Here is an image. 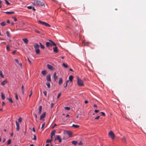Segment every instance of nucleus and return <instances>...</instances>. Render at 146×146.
<instances>
[{"label":"nucleus","mask_w":146,"mask_h":146,"mask_svg":"<svg viewBox=\"0 0 146 146\" xmlns=\"http://www.w3.org/2000/svg\"><path fill=\"white\" fill-rule=\"evenodd\" d=\"M23 41L24 42L26 43L27 44L28 43V39L27 38H24L23 39Z\"/></svg>","instance_id":"obj_18"},{"label":"nucleus","mask_w":146,"mask_h":146,"mask_svg":"<svg viewBox=\"0 0 146 146\" xmlns=\"http://www.w3.org/2000/svg\"><path fill=\"white\" fill-rule=\"evenodd\" d=\"M108 135L109 137L112 139H113L114 138L115 136L112 131H110V132L108 133Z\"/></svg>","instance_id":"obj_3"},{"label":"nucleus","mask_w":146,"mask_h":146,"mask_svg":"<svg viewBox=\"0 0 146 146\" xmlns=\"http://www.w3.org/2000/svg\"><path fill=\"white\" fill-rule=\"evenodd\" d=\"M44 25L46 27H50V25L46 23H45Z\"/></svg>","instance_id":"obj_35"},{"label":"nucleus","mask_w":146,"mask_h":146,"mask_svg":"<svg viewBox=\"0 0 146 146\" xmlns=\"http://www.w3.org/2000/svg\"><path fill=\"white\" fill-rule=\"evenodd\" d=\"M0 25L2 26H4L6 25V23L5 22L2 21L0 23Z\"/></svg>","instance_id":"obj_24"},{"label":"nucleus","mask_w":146,"mask_h":146,"mask_svg":"<svg viewBox=\"0 0 146 146\" xmlns=\"http://www.w3.org/2000/svg\"><path fill=\"white\" fill-rule=\"evenodd\" d=\"M62 83V78H60L58 81V84L59 85H61Z\"/></svg>","instance_id":"obj_12"},{"label":"nucleus","mask_w":146,"mask_h":146,"mask_svg":"<svg viewBox=\"0 0 146 146\" xmlns=\"http://www.w3.org/2000/svg\"><path fill=\"white\" fill-rule=\"evenodd\" d=\"M38 21L39 23H40L42 25H44L46 23L42 21H41L39 20H38Z\"/></svg>","instance_id":"obj_16"},{"label":"nucleus","mask_w":146,"mask_h":146,"mask_svg":"<svg viewBox=\"0 0 146 146\" xmlns=\"http://www.w3.org/2000/svg\"><path fill=\"white\" fill-rule=\"evenodd\" d=\"M34 5L37 6H43L44 5V2L38 0H35L34 1Z\"/></svg>","instance_id":"obj_1"},{"label":"nucleus","mask_w":146,"mask_h":146,"mask_svg":"<svg viewBox=\"0 0 146 146\" xmlns=\"http://www.w3.org/2000/svg\"><path fill=\"white\" fill-rule=\"evenodd\" d=\"M72 127H74L75 128H78L79 126L78 125L73 124L72 125Z\"/></svg>","instance_id":"obj_29"},{"label":"nucleus","mask_w":146,"mask_h":146,"mask_svg":"<svg viewBox=\"0 0 146 146\" xmlns=\"http://www.w3.org/2000/svg\"><path fill=\"white\" fill-rule=\"evenodd\" d=\"M41 111L39 110V111L38 112V115H39L41 114Z\"/></svg>","instance_id":"obj_57"},{"label":"nucleus","mask_w":146,"mask_h":146,"mask_svg":"<svg viewBox=\"0 0 146 146\" xmlns=\"http://www.w3.org/2000/svg\"><path fill=\"white\" fill-rule=\"evenodd\" d=\"M46 112H43V113L40 115V120H42L43 118L46 116Z\"/></svg>","instance_id":"obj_7"},{"label":"nucleus","mask_w":146,"mask_h":146,"mask_svg":"<svg viewBox=\"0 0 146 146\" xmlns=\"http://www.w3.org/2000/svg\"><path fill=\"white\" fill-rule=\"evenodd\" d=\"M54 81H56L57 79V76L56 75V72H55L54 74Z\"/></svg>","instance_id":"obj_10"},{"label":"nucleus","mask_w":146,"mask_h":146,"mask_svg":"<svg viewBox=\"0 0 146 146\" xmlns=\"http://www.w3.org/2000/svg\"><path fill=\"white\" fill-rule=\"evenodd\" d=\"M61 95V93L60 92V93H59V94H58L57 97V98L58 99L59 98L60 96Z\"/></svg>","instance_id":"obj_45"},{"label":"nucleus","mask_w":146,"mask_h":146,"mask_svg":"<svg viewBox=\"0 0 146 146\" xmlns=\"http://www.w3.org/2000/svg\"><path fill=\"white\" fill-rule=\"evenodd\" d=\"M99 111L98 110H96L94 111V112L95 113H97L99 112Z\"/></svg>","instance_id":"obj_53"},{"label":"nucleus","mask_w":146,"mask_h":146,"mask_svg":"<svg viewBox=\"0 0 146 146\" xmlns=\"http://www.w3.org/2000/svg\"><path fill=\"white\" fill-rule=\"evenodd\" d=\"M28 60L29 62V64H31V61L30 60V59H29V58H28Z\"/></svg>","instance_id":"obj_51"},{"label":"nucleus","mask_w":146,"mask_h":146,"mask_svg":"<svg viewBox=\"0 0 146 146\" xmlns=\"http://www.w3.org/2000/svg\"><path fill=\"white\" fill-rule=\"evenodd\" d=\"M46 85L47 86V87L48 88H50V84L48 83V82H47L46 83Z\"/></svg>","instance_id":"obj_33"},{"label":"nucleus","mask_w":146,"mask_h":146,"mask_svg":"<svg viewBox=\"0 0 146 146\" xmlns=\"http://www.w3.org/2000/svg\"><path fill=\"white\" fill-rule=\"evenodd\" d=\"M40 48H42V49H44V48H44V46H43V45H41V46H40Z\"/></svg>","instance_id":"obj_48"},{"label":"nucleus","mask_w":146,"mask_h":146,"mask_svg":"<svg viewBox=\"0 0 146 146\" xmlns=\"http://www.w3.org/2000/svg\"><path fill=\"white\" fill-rule=\"evenodd\" d=\"M22 118L21 117H19L18 119L19 122L20 123H21L22 121Z\"/></svg>","instance_id":"obj_37"},{"label":"nucleus","mask_w":146,"mask_h":146,"mask_svg":"<svg viewBox=\"0 0 146 146\" xmlns=\"http://www.w3.org/2000/svg\"><path fill=\"white\" fill-rule=\"evenodd\" d=\"M89 43V42H86V43H84V45H86V46H87L88 45V44Z\"/></svg>","instance_id":"obj_58"},{"label":"nucleus","mask_w":146,"mask_h":146,"mask_svg":"<svg viewBox=\"0 0 146 146\" xmlns=\"http://www.w3.org/2000/svg\"><path fill=\"white\" fill-rule=\"evenodd\" d=\"M67 134L69 135L70 137H72V133L71 132L69 131H67Z\"/></svg>","instance_id":"obj_26"},{"label":"nucleus","mask_w":146,"mask_h":146,"mask_svg":"<svg viewBox=\"0 0 146 146\" xmlns=\"http://www.w3.org/2000/svg\"><path fill=\"white\" fill-rule=\"evenodd\" d=\"M6 33L7 35V36L8 37H9V38H10L11 37V34H10V33H9V32L8 31H6Z\"/></svg>","instance_id":"obj_21"},{"label":"nucleus","mask_w":146,"mask_h":146,"mask_svg":"<svg viewBox=\"0 0 146 146\" xmlns=\"http://www.w3.org/2000/svg\"><path fill=\"white\" fill-rule=\"evenodd\" d=\"M73 78V76L72 75H70L69 77V81H70V82L72 81V80Z\"/></svg>","instance_id":"obj_11"},{"label":"nucleus","mask_w":146,"mask_h":146,"mask_svg":"<svg viewBox=\"0 0 146 146\" xmlns=\"http://www.w3.org/2000/svg\"><path fill=\"white\" fill-rule=\"evenodd\" d=\"M85 103V104H87L88 103V101H87V100H85L84 102Z\"/></svg>","instance_id":"obj_64"},{"label":"nucleus","mask_w":146,"mask_h":146,"mask_svg":"<svg viewBox=\"0 0 146 146\" xmlns=\"http://www.w3.org/2000/svg\"><path fill=\"white\" fill-rule=\"evenodd\" d=\"M15 98L16 99V100H18L17 94V93H16L15 94Z\"/></svg>","instance_id":"obj_43"},{"label":"nucleus","mask_w":146,"mask_h":146,"mask_svg":"<svg viewBox=\"0 0 146 146\" xmlns=\"http://www.w3.org/2000/svg\"><path fill=\"white\" fill-rule=\"evenodd\" d=\"M5 1L6 3V4L7 5H10V3L7 0H5Z\"/></svg>","instance_id":"obj_41"},{"label":"nucleus","mask_w":146,"mask_h":146,"mask_svg":"<svg viewBox=\"0 0 146 146\" xmlns=\"http://www.w3.org/2000/svg\"><path fill=\"white\" fill-rule=\"evenodd\" d=\"M58 47L56 46H55L53 48V52L56 53H57L58 52V50L57 49Z\"/></svg>","instance_id":"obj_9"},{"label":"nucleus","mask_w":146,"mask_h":146,"mask_svg":"<svg viewBox=\"0 0 146 146\" xmlns=\"http://www.w3.org/2000/svg\"><path fill=\"white\" fill-rule=\"evenodd\" d=\"M52 140H53V139H47L46 141V143H50L51 142V141Z\"/></svg>","instance_id":"obj_28"},{"label":"nucleus","mask_w":146,"mask_h":146,"mask_svg":"<svg viewBox=\"0 0 146 146\" xmlns=\"http://www.w3.org/2000/svg\"><path fill=\"white\" fill-rule=\"evenodd\" d=\"M72 144L74 145H76V144L77 143V142L76 141H72Z\"/></svg>","instance_id":"obj_31"},{"label":"nucleus","mask_w":146,"mask_h":146,"mask_svg":"<svg viewBox=\"0 0 146 146\" xmlns=\"http://www.w3.org/2000/svg\"><path fill=\"white\" fill-rule=\"evenodd\" d=\"M44 25L46 27H50V25L46 23H45Z\"/></svg>","instance_id":"obj_36"},{"label":"nucleus","mask_w":146,"mask_h":146,"mask_svg":"<svg viewBox=\"0 0 146 146\" xmlns=\"http://www.w3.org/2000/svg\"><path fill=\"white\" fill-rule=\"evenodd\" d=\"M122 140L124 142H126V139L125 137H123L122 138Z\"/></svg>","instance_id":"obj_34"},{"label":"nucleus","mask_w":146,"mask_h":146,"mask_svg":"<svg viewBox=\"0 0 146 146\" xmlns=\"http://www.w3.org/2000/svg\"><path fill=\"white\" fill-rule=\"evenodd\" d=\"M6 49H7V50L8 51H9L10 50V49L9 48V47L8 46H6Z\"/></svg>","instance_id":"obj_47"},{"label":"nucleus","mask_w":146,"mask_h":146,"mask_svg":"<svg viewBox=\"0 0 146 146\" xmlns=\"http://www.w3.org/2000/svg\"><path fill=\"white\" fill-rule=\"evenodd\" d=\"M43 93L44 95V96L45 97H46L47 96V92L46 90H44L43 91Z\"/></svg>","instance_id":"obj_42"},{"label":"nucleus","mask_w":146,"mask_h":146,"mask_svg":"<svg viewBox=\"0 0 146 146\" xmlns=\"http://www.w3.org/2000/svg\"><path fill=\"white\" fill-rule=\"evenodd\" d=\"M59 143H60L62 142V139L60 137L59 139H58Z\"/></svg>","instance_id":"obj_49"},{"label":"nucleus","mask_w":146,"mask_h":146,"mask_svg":"<svg viewBox=\"0 0 146 146\" xmlns=\"http://www.w3.org/2000/svg\"><path fill=\"white\" fill-rule=\"evenodd\" d=\"M42 73L43 76H45L47 73V71L46 70H44L42 71Z\"/></svg>","instance_id":"obj_17"},{"label":"nucleus","mask_w":146,"mask_h":146,"mask_svg":"<svg viewBox=\"0 0 146 146\" xmlns=\"http://www.w3.org/2000/svg\"><path fill=\"white\" fill-rule=\"evenodd\" d=\"M47 66L48 68L51 70L53 71L54 70V67L51 65L48 64L47 65Z\"/></svg>","instance_id":"obj_5"},{"label":"nucleus","mask_w":146,"mask_h":146,"mask_svg":"<svg viewBox=\"0 0 146 146\" xmlns=\"http://www.w3.org/2000/svg\"><path fill=\"white\" fill-rule=\"evenodd\" d=\"M42 106H39V110L41 111H42Z\"/></svg>","instance_id":"obj_46"},{"label":"nucleus","mask_w":146,"mask_h":146,"mask_svg":"<svg viewBox=\"0 0 146 146\" xmlns=\"http://www.w3.org/2000/svg\"><path fill=\"white\" fill-rule=\"evenodd\" d=\"M35 52L37 54H38L40 53V50L39 48L35 49Z\"/></svg>","instance_id":"obj_19"},{"label":"nucleus","mask_w":146,"mask_h":146,"mask_svg":"<svg viewBox=\"0 0 146 146\" xmlns=\"http://www.w3.org/2000/svg\"><path fill=\"white\" fill-rule=\"evenodd\" d=\"M11 140L10 139H9L7 143V145H9L11 144Z\"/></svg>","instance_id":"obj_32"},{"label":"nucleus","mask_w":146,"mask_h":146,"mask_svg":"<svg viewBox=\"0 0 146 146\" xmlns=\"http://www.w3.org/2000/svg\"><path fill=\"white\" fill-rule=\"evenodd\" d=\"M12 18L14 19V20L15 21H16L17 20V19L15 17H12Z\"/></svg>","instance_id":"obj_44"},{"label":"nucleus","mask_w":146,"mask_h":146,"mask_svg":"<svg viewBox=\"0 0 146 146\" xmlns=\"http://www.w3.org/2000/svg\"><path fill=\"white\" fill-rule=\"evenodd\" d=\"M45 125V123H43L42 125V127H41V129H42V130H43L44 129V127Z\"/></svg>","instance_id":"obj_40"},{"label":"nucleus","mask_w":146,"mask_h":146,"mask_svg":"<svg viewBox=\"0 0 146 146\" xmlns=\"http://www.w3.org/2000/svg\"><path fill=\"white\" fill-rule=\"evenodd\" d=\"M62 65L65 68H67L68 67V65L67 64L64 63L62 64Z\"/></svg>","instance_id":"obj_30"},{"label":"nucleus","mask_w":146,"mask_h":146,"mask_svg":"<svg viewBox=\"0 0 146 146\" xmlns=\"http://www.w3.org/2000/svg\"><path fill=\"white\" fill-rule=\"evenodd\" d=\"M56 130H53L52 131L50 135H52L53 136L55 134V133L56 132Z\"/></svg>","instance_id":"obj_14"},{"label":"nucleus","mask_w":146,"mask_h":146,"mask_svg":"<svg viewBox=\"0 0 146 146\" xmlns=\"http://www.w3.org/2000/svg\"><path fill=\"white\" fill-rule=\"evenodd\" d=\"M77 80L78 85L79 86H82V82L81 80L78 77H77Z\"/></svg>","instance_id":"obj_4"},{"label":"nucleus","mask_w":146,"mask_h":146,"mask_svg":"<svg viewBox=\"0 0 146 146\" xmlns=\"http://www.w3.org/2000/svg\"><path fill=\"white\" fill-rule=\"evenodd\" d=\"M7 83V80H4L3 82H1V84L3 86H4Z\"/></svg>","instance_id":"obj_13"},{"label":"nucleus","mask_w":146,"mask_h":146,"mask_svg":"<svg viewBox=\"0 0 146 146\" xmlns=\"http://www.w3.org/2000/svg\"><path fill=\"white\" fill-rule=\"evenodd\" d=\"M16 125L17 126L16 129L17 131H19L20 128L19 127V124L18 122H17V121H15Z\"/></svg>","instance_id":"obj_8"},{"label":"nucleus","mask_w":146,"mask_h":146,"mask_svg":"<svg viewBox=\"0 0 146 146\" xmlns=\"http://www.w3.org/2000/svg\"><path fill=\"white\" fill-rule=\"evenodd\" d=\"M4 12L6 13V14H14L15 13L14 12H13V11H12V12L7 11L6 12Z\"/></svg>","instance_id":"obj_20"},{"label":"nucleus","mask_w":146,"mask_h":146,"mask_svg":"<svg viewBox=\"0 0 146 146\" xmlns=\"http://www.w3.org/2000/svg\"><path fill=\"white\" fill-rule=\"evenodd\" d=\"M79 145H82V142L81 141H80L78 143Z\"/></svg>","instance_id":"obj_60"},{"label":"nucleus","mask_w":146,"mask_h":146,"mask_svg":"<svg viewBox=\"0 0 146 146\" xmlns=\"http://www.w3.org/2000/svg\"><path fill=\"white\" fill-rule=\"evenodd\" d=\"M48 40L50 42H47L46 43V44L47 47H48L52 46H56V43L54 42L51 40Z\"/></svg>","instance_id":"obj_2"},{"label":"nucleus","mask_w":146,"mask_h":146,"mask_svg":"<svg viewBox=\"0 0 146 146\" xmlns=\"http://www.w3.org/2000/svg\"><path fill=\"white\" fill-rule=\"evenodd\" d=\"M101 114H102V115L103 116H105V113H104V112H101Z\"/></svg>","instance_id":"obj_50"},{"label":"nucleus","mask_w":146,"mask_h":146,"mask_svg":"<svg viewBox=\"0 0 146 146\" xmlns=\"http://www.w3.org/2000/svg\"><path fill=\"white\" fill-rule=\"evenodd\" d=\"M0 76L2 78H4V76L3 74V73L1 71H0Z\"/></svg>","instance_id":"obj_27"},{"label":"nucleus","mask_w":146,"mask_h":146,"mask_svg":"<svg viewBox=\"0 0 146 146\" xmlns=\"http://www.w3.org/2000/svg\"><path fill=\"white\" fill-rule=\"evenodd\" d=\"M15 61L17 63H18L19 62V61L17 59H15Z\"/></svg>","instance_id":"obj_62"},{"label":"nucleus","mask_w":146,"mask_h":146,"mask_svg":"<svg viewBox=\"0 0 146 146\" xmlns=\"http://www.w3.org/2000/svg\"><path fill=\"white\" fill-rule=\"evenodd\" d=\"M7 100H9V101L12 103H13V101L12 100V98H7Z\"/></svg>","instance_id":"obj_25"},{"label":"nucleus","mask_w":146,"mask_h":146,"mask_svg":"<svg viewBox=\"0 0 146 146\" xmlns=\"http://www.w3.org/2000/svg\"><path fill=\"white\" fill-rule=\"evenodd\" d=\"M33 139L34 140H36V137L35 135H34V138Z\"/></svg>","instance_id":"obj_54"},{"label":"nucleus","mask_w":146,"mask_h":146,"mask_svg":"<svg viewBox=\"0 0 146 146\" xmlns=\"http://www.w3.org/2000/svg\"><path fill=\"white\" fill-rule=\"evenodd\" d=\"M33 130L34 132H35V129L34 127H33Z\"/></svg>","instance_id":"obj_61"},{"label":"nucleus","mask_w":146,"mask_h":146,"mask_svg":"<svg viewBox=\"0 0 146 146\" xmlns=\"http://www.w3.org/2000/svg\"><path fill=\"white\" fill-rule=\"evenodd\" d=\"M100 117V116H97L95 118V119H98Z\"/></svg>","instance_id":"obj_56"},{"label":"nucleus","mask_w":146,"mask_h":146,"mask_svg":"<svg viewBox=\"0 0 146 146\" xmlns=\"http://www.w3.org/2000/svg\"><path fill=\"white\" fill-rule=\"evenodd\" d=\"M21 88L22 89V94L24 95V89L23 85H22Z\"/></svg>","instance_id":"obj_22"},{"label":"nucleus","mask_w":146,"mask_h":146,"mask_svg":"<svg viewBox=\"0 0 146 146\" xmlns=\"http://www.w3.org/2000/svg\"><path fill=\"white\" fill-rule=\"evenodd\" d=\"M34 46L35 49H36V48H38L39 47V45L37 44H35L34 45Z\"/></svg>","instance_id":"obj_15"},{"label":"nucleus","mask_w":146,"mask_h":146,"mask_svg":"<svg viewBox=\"0 0 146 146\" xmlns=\"http://www.w3.org/2000/svg\"><path fill=\"white\" fill-rule=\"evenodd\" d=\"M7 23L8 24H9L10 23V20L9 19H8L7 21Z\"/></svg>","instance_id":"obj_59"},{"label":"nucleus","mask_w":146,"mask_h":146,"mask_svg":"<svg viewBox=\"0 0 146 146\" xmlns=\"http://www.w3.org/2000/svg\"><path fill=\"white\" fill-rule=\"evenodd\" d=\"M60 136L59 135H57L56 137L55 138V139H56L57 140H58V139H59V138H60Z\"/></svg>","instance_id":"obj_38"},{"label":"nucleus","mask_w":146,"mask_h":146,"mask_svg":"<svg viewBox=\"0 0 146 146\" xmlns=\"http://www.w3.org/2000/svg\"><path fill=\"white\" fill-rule=\"evenodd\" d=\"M16 50H15L14 51H13L12 52V53L13 54H14L16 53Z\"/></svg>","instance_id":"obj_55"},{"label":"nucleus","mask_w":146,"mask_h":146,"mask_svg":"<svg viewBox=\"0 0 146 146\" xmlns=\"http://www.w3.org/2000/svg\"><path fill=\"white\" fill-rule=\"evenodd\" d=\"M1 97L2 99L3 100H4L5 99V96L3 93L2 92H1Z\"/></svg>","instance_id":"obj_23"},{"label":"nucleus","mask_w":146,"mask_h":146,"mask_svg":"<svg viewBox=\"0 0 146 146\" xmlns=\"http://www.w3.org/2000/svg\"><path fill=\"white\" fill-rule=\"evenodd\" d=\"M27 8L29 9H31L32 8V7L31 6H28Z\"/></svg>","instance_id":"obj_52"},{"label":"nucleus","mask_w":146,"mask_h":146,"mask_svg":"<svg viewBox=\"0 0 146 146\" xmlns=\"http://www.w3.org/2000/svg\"><path fill=\"white\" fill-rule=\"evenodd\" d=\"M64 109L66 110H70V108L68 107H66L64 108Z\"/></svg>","instance_id":"obj_39"},{"label":"nucleus","mask_w":146,"mask_h":146,"mask_svg":"<svg viewBox=\"0 0 146 146\" xmlns=\"http://www.w3.org/2000/svg\"><path fill=\"white\" fill-rule=\"evenodd\" d=\"M35 31L36 33H40V32L39 31L37 30H35Z\"/></svg>","instance_id":"obj_63"},{"label":"nucleus","mask_w":146,"mask_h":146,"mask_svg":"<svg viewBox=\"0 0 146 146\" xmlns=\"http://www.w3.org/2000/svg\"><path fill=\"white\" fill-rule=\"evenodd\" d=\"M46 79L48 81L51 82V79L50 78V74H48L46 76Z\"/></svg>","instance_id":"obj_6"}]
</instances>
